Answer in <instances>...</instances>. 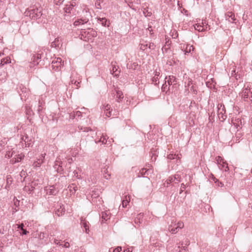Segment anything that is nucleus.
Segmentation results:
<instances>
[{
	"label": "nucleus",
	"instance_id": "obj_1",
	"mask_svg": "<svg viewBox=\"0 0 252 252\" xmlns=\"http://www.w3.org/2000/svg\"><path fill=\"white\" fill-rule=\"evenodd\" d=\"M25 14V16L29 17L32 19L37 20L42 15V8L37 7L35 5L31 6L26 10Z\"/></svg>",
	"mask_w": 252,
	"mask_h": 252
},
{
	"label": "nucleus",
	"instance_id": "obj_2",
	"mask_svg": "<svg viewBox=\"0 0 252 252\" xmlns=\"http://www.w3.org/2000/svg\"><path fill=\"white\" fill-rule=\"evenodd\" d=\"M97 137L95 139V142L96 143H101L102 144L108 145L111 143L112 139H108L107 135L100 133H96Z\"/></svg>",
	"mask_w": 252,
	"mask_h": 252
},
{
	"label": "nucleus",
	"instance_id": "obj_3",
	"mask_svg": "<svg viewBox=\"0 0 252 252\" xmlns=\"http://www.w3.org/2000/svg\"><path fill=\"white\" fill-rule=\"evenodd\" d=\"M70 82L76 86V89H78L80 87L79 84L81 82V76L76 71H72L70 77Z\"/></svg>",
	"mask_w": 252,
	"mask_h": 252
},
{
	"label": "nucleus",
	"instance_id": "obj_4",
	"mask_svg": "<svg viewBox=\"0 0 252 252\" xmlns=\"http://www.w3.org/2000/svg\"><path fill=\"white\" fill-rule=\"evenodd\" d=\"M216 162L219 166V168L226 172L229 170L228 164L226 161L220 156H218L216 158Z\"/></svg>",
	"mask_w": 252,
	"mask_h": 252
},
{
	"label": "nucleus",
	"instance_id": "obj_5",
	"mask_svg": "<svg viewBox=\"0 0 252 252\" xmlns=\"http://www.w3.org/2000/svg\"><path fill=\"white\" fill-rule=\"evenodd\" d=\"M63 62L60 58L54 59L52 62V67L55 71H59L63 66Z\"/></svg>",
	"mask_w": 252,
	"mask_h": 252
},
{
	"label": "nucleus",
	"instance_id": "obj_6",
	"mask_svg": "<svg viewBox=\"0 0 252 252\" xmlns=\"http://www.w3.org/2000/svg\"><path fill=\"white\" fill-rule=\"evenodd\" d=\"M155 47L156 46L154 43L147 41H141L139 44V49L142 51H145L147 48L153 50L155 49Z\"/></svg>",
	"mask_w": 252,
	"mask_h": 252
},
{
	"label": "nucleus",
	"instance_id": "obj_7",
	"mask_svg": "<svg viewBox=\"0 0 252 252\" xmlns=\"http://www.w3.org/2000/svg\"><path fill=\"white\" fill-rule=\"evenodd\" d=\"M181 176L178 174H175L173 176H171L165 181L164 183L165 186H166L167 187L168 185L172 183L178 184L181 182Z\"/></svg>",
	"mask_w": 252,
	"mask_h": 252
},
{
	"label": "nucleus",
	"instance_id": "obj_8",
	"mask_svg": "<svg viewBox=\"0 0 252 252\" xmlns=\"http://www.w3.org/2000/svg\"><path fill=\"white\" fill-rule=\"evenodd\" d=\"M242 97L244 99L249 98L252 101V88L248 85L242 92Z\"/></svg>",
	"mask_w": 252,
	"mask_h": 252
},
{
	"label": "nucleus",
	"instance_id": "obj_9",
	"mask_svg": "<svg viewBox=\"0 0 252 252\" xmlns=\"http://www.w3.org/2000/svg\"><path fill=\"white\" fill-rule=\"evenodd\" d=\"M218 115L221 121L223 122L226 119L227 116L225 115V109L223 105L220 104L218 106Z\"/></svg>",
	"mask_w": 252,
	"mask_h": 252
},
{
	"label": "nucleus",
	"instance_id": "obj_10",
	"mask_svg": "<svg viewBox=\"0 0 252 252\" xmlns=\"http://www.w3.org/2000/svg\"><path fill=\"white\" fill-rule=\"evenodd\" d=\"M62 159L60 156L58 157L55 162L54 167L58 172H60L63 170L62 166L64 165L65 161H62Z\"/></svg>",
	"mask_w": 252,
	"mask_h": 252
},
{
	"label": "nucleus",
	"instance_id": "obj_11",
	"mask_svg": "<svg viewBox=\"0 0 252 252\" xmlns=\"http://www.w3.org/2000/svg\"><path fill=\"white\" fill-rule=\"evenodd\" d=\"M46 154H41L36 160L34 161L32 163V166L34 168L39 167L42 163L44 162Z\"/></svg>",
	"mask_w": 252,
	"mask_h": 252
},
{
	"label": "nucleus",
	"instance_id": "obj_12",
	"mask_svg": "<svg viewBox=\"0 0 252 252\" xmlns=\"http://www.w3.org/2000/svg\"><path fill=\"white\" fill-rule=\"evenodd\" d=\"M47 194L55 195L59 192V189L55 186H50L45 188Z\"/></svg>",
	"mask_w": 252,
	"mask_h": 252
},
{
	"label": "nucleus",
	"instance_id": "obj_13",
	"mask_svg": "<svg viewBox=\"0 0 252 252\" xmlns=\"http://www.w3.org/2000/svg\"><path fill=\"white\" fill-rule=\"evenodd\" d=\"M76 5V2L74 1H71L69 4H67L64 8V12L66 13H71L73 10L74 7Z\"/></svg>",
	"mask_w": 252,
	"mask_h": 252
},
{
	"label": "nucleus",
	"instance_id": "obj_14",
	"mask_svg": "<svg viewBox=\"0 0 252 252\" xmlns=\"http://www.w3.org/2000/svg\"><path fill=\"white\" fill-rule=\"evenodd\" d=\"M233 126L237 129L238 131L241 129L243 126L242 120L241 119H235L232 120Z\"/></svg>",
	"mask_w": 252,
	"mask_h": 252
},
{
	"label": "nucleus",
	"instance_id": "obj_15",
	"mask_svg": "<svg viewBox=\"0 0 252 252\" xmlns=\"http://www.w3.org/2000/svg\"><path fill=\"white\" fill-rule=\"evenodd\" d=\"M181 48L183 51H184V52H185V54L190 53L191 51H193L194 49L192 45L185 44H181Z\"/></svg>",
	"mask_w": 252,
	"mask_h": 252
},
{
	"label": "nucleus",
	"instance_id": "obj_16",
	"mask_svg": "<svg viewBox=\"0 0 252 252\" xmlns=\"http://www.w3.org/2000/svg\"><path fill=\"white\" fill-rule=\"evenodd\" d=\"M165 82L169 85H174L177 84V80L174 76H169L165 78Z\"/></svg>",
	"mask_w": 252,
	"mask_h": 252
},
{
	"label": "nucleus",
	"instance_id": "obj_17",
	"mask_svg": "<svg viewBox=\"0 0 252 252\" xmlns=\"http://www.w3.org/2000/svg\"><path fill=\"white\" fill-rule=\"evenodd\" d=\"M103 109L104 113L107 117H110L112 116V109L111 106L108 104H105L103 105Z\"/></svg>",
	"mask_w": 252,
	"mask_h": 252
},
{
	"label": "nucleus",
	"instance_id": "obj_18",
	"mask_svg": "<svg viewBox=\"0 0 252 252\" xmlns=\"http://www.w3.org/2000/svg\"><path fill=\"white\" fill-rule=\"evenodd\" d=\"M20 32L23 35H27L30 32L29 26L27 24H22L19 29Z\"/></svg>",
	"mask_w": 252,
	"mask_h": 252
},
{
	"label": "nucleus",
	"instance_id": "obj_19",
	"mask_svg": "<svg viewBox=\"0 0 252 252\" xmlns=\"http://www.w3.org/2000/svg\"><path fill=\"white\" fill-rule=\"evenodd\" d=\"M81 225L83 228L85 229L84 230L86 233H89V222L85 220H83L82 218L81 220Z\"/></svg>",
	"mask_w": 252,
	"mask_h": 252
},
{
	"label": "nucleus",
	"instance_id": "obj_20",
	"mask_svg": "<svg viewBox=\"0 0 252 252\" xmlns=\"http://www.w3.org/2000/svg\"><path fill=\"white\" fill-rule=\"evenodd\" d=\"M21 89V93L19 92L20 95L21 96V98L22 99H25L26 98V97L29 94V91L26 88L22 86V88L21 86L20 87Z\"/></svg>",
	"mask_w": 252,
	"mask_h": 252
},
{
	"label": "nucleus",
	"instance_id": "obj_21",
	"mask_svg": "<svg viewBox=\"0 0 252 252\" xmlns=\"http://www.w3.org/2000/svg\"><path fill=\"white\" fill-rule=\"evenodd\" d=\"M114 91L115 92V94H114V96L116 97L117 101L120 102L123 98V94L122 91L118 90L116 89H114Z\"/></svg>",
	"mask_w": 252,
	"mask_h": 252
},
{
	"label": "nucleus",
	"instance_id": "obj_22",
	"mask_svg": "<svg viewBox=\"0 0 252 252\" xmlns=\"http://www.w3.org/2000/svg\"><path fill=\"white\" fill-rule=\"evenodd\" d=\"M225 17L226 20H228L230 22H233L236 19L235 18L234 14L232 12H227L225 14Z\"/></svg>",
	"mask_w": 252,
	"mask_h": 252
},
{
	"label": "nucleus",
	"instance_id": "obj_23",
	"mask_svg": "<svg viewBox=\"0 0 252 252\" xmlns=\"http://www.w3.org/2000/svg\"><path fill=\"white\" fill-rule=\"evenodd\" d=\"M24 158V155L22 154L16 156V158H14L10 160V163L14 164L17 162H20Z\"/></svg>",
	"mask_w": 252,
	"mask_h": 252
},
{
	"label": "nucleus",
	"instance_id": "obj_24",
	"mask_svg": "<svg viewBox=\"0 0 252 252\" xmlns=\"http://www.w3.org/2000/svg\"><path fill=\"white\" fill-rule=\"evenodd\" d=\"M143 214L140 213L137 215L134 219V223L139 226L143 221Z\"/></svg>",
	"mask_w": 252,
	"mask_h": 252
},
{
	"label": "nucleus",
	"instance_id": "obj_25",
	"mask_svg": "<svg viewBox=\"0 0 252 252\" xmlns=\"http://www.w3.org/2000/svg\"><path fill=\"white\" fill-rule=\"evenodd\" d=\"M160 72L158 71L157 69L155 71V76L153 77L152 81L153 83L155 85L158 84V77L159 76Z\"/></svg>",
	"mask_w": 252,
	"mask_h": 252
},
{
	"label": "nucleus",
	"instance_id": "obj_26",
	"mask_svg": "<svg viewBox=\"0 0 252 252\" xmlns=\"http://www.w3.org/2000/svg\"><path fill=\"white\" fill-rule=\"evenodd\" d=\"M110 218V213L109 211H106L101 213V218L102 221H106Z\"/></svg>",
	"mask_w": 252,
	"mask_h": 252
},
{
	"label": "nucleus",
	"instance_id": "obj_27",
	"mask_svg": "<svg viewBox=\"0 0 252 252\" xmlns=\"http://www.w3.org/2000/svg\"><path fill=\"white\" fill-rule=\"evenodd\" d=\"M61 44V39L60 37H57L55 38V40L52 42L51 47L57 48L59 47L60 45Z\"/></svg>",
	"mask_w": 252,
	"mask_h": 252
},
{
	"label": "nucleus",
	"instance_id": "obj_28",
	"mask_svg": "<svg viewBox=\"0 0 252 252\" xmlns=\"http://www.w3.org/2000/svg\"><path fill=\"white\" fill-rule=\"evenodd\" d=\"M97 21L103 26H109V22L105 18H98Z\"/></svg>",
	"mask_w": 252,
	"mask_h": 252
},
{
	"label": "nucleus",
	"instance_id": "obj_29",
	"mask_svg": "<svg viewBox=\"0 0 252 252\" xmlns=\"http://www.w3.org/2000/svg\"><path fill=\"white\" fill-rule=\"evenodd\" d=\"M88 21V20L86 19H78V20H75L74 22V26H79L80 25H83L85 23H87Z\"/></svg>",
	"mask_w": 252,
	"mask_h": 252
},
{
	"label": "nucleus",
	"instance_id": "obj_30",
	"mask_svg": "<svg viewBox=\"0 0 252 252\" xmlns=\"http://www.w3.org/2000/svg\"><path fill=\"white\" fill-rule=\"evenodd\" d=\"M10 63H11L10 58L8 57H7L1 60L0 63V66H2L5 64Z\"/></svg>",
	"mask_w": 252,
	"mask_h": 252
},
{
	"label": "nucleus",
	"instance_id": "obj_31",
	"mask_svg": "<svg viewBox=\"0 0 252 252\" xmlns=\"http://www.w3.org/2000/svg\"><path fill=\"white\" fill-rule=\"evenodd\" d=\"M41 58V55L37 54L33 56V62L34 64H37L39 63V61Z\"/></svg>",
	"mask_w": 252,
	"mask_h": 252
},
{
	"label": "nucleus",
	"instance_id": "obj_32",
	"mask_svg": "<svg viewBox=\"0 0 252 252\" xmlns=\"http://www.w3.org/2000/svg\"><path fill=\"white\" fill-rule=\"evenodd\" d=\"M102 172H103V177L106 180H109L110 179L111 175L109 173L107 168H103V169L102 170Z\"/></svg>",
	"mask_w": 252,
	"mask_h": 252
},
{
	"label": "nucleus",
	"instance_id": "obj_33",
	"mask_svg": "<svg viewBox=\"0 0 252 252\" xmlns=\"http://www.w3.org/2000/svg\"><path fill=\"white\" fill-rule=\"evenodd\" d=\"M65 212V209L64 208L60 206V208L57 209L55 211V214L58 216H60L63 215Z\"/></svg>",
	"mask_w": 252,
	"mask_h": 252
},
{
	"label": "nucleus",
	"instance_id": "obj_34",
	"mask_svg": "<svg viewBox=\"0 0 252 252\" xmlns=\"http://www.w3.org/2000/svg\"><path fill=\"white\" fill-rule=\"evenodd\" d=\"M22 140L25 142L26 146L29 147L31 144V140H29V137L27 135L23 136Z\"/></svg>",
	"mask_w": 252,
	"mask_h": 252
},
{
	"label": "nucleus",
	"instance_id": "obj_35",
	"mask_svg": "<svg viewBox=\"0 0 252 252\" xmlns=\"http://www.w3.org/2000/svg\"><path fill=\"white\" fill-rule=\"evenodd\" d=\"M130 197L129 196H125V198L122 201V207L123 208L126 207L127 204L130 202Z\"/></svg>",
	"mask_w": 252,
	"mask_h": 252
},
{
	"label": "nucleus",
	"instance_id": "obj_36",
	"mask_svg": "<svg viewBox=\"0 0 252 252\" xmlns=\"http://www.w3.org/2000/svg\"><path fill=\"white\" fill-rule=\"evenodd\" d=\"M111 72L114 76H117L119 75L120 71L118 70L116 66H113L112 69H111Z\"/></svg>",
	"mask_w": 252,
	"mask_h": 252
},
{
	"label": "nucleus",
	"instance_id": "obj_37",
	"mask_svg": "<svg viewBox=\"0 0 252 252\" xmlns=\"http://www.w3.org/2000/svg\"><path fill=\"white\" fill-rule=\"evenodd\" d=\"M194 29L199 32H203L206 31V29L203 28L200 23H197L194 25Z\"/></svg>",
	"mask_w": 252,
	"mask_h": 252
},
{
	"label": "nucleus",
	"instance_id": "obj_38",
	"mask_svg": "<svg viewBox=\"0 0 252 252\" xmlns=\"http://www.w3.org/2000/svg\"><path fill=\"white\" fill-rule=\"evenodd\" d=\"M70 116V117L77 119V118H79V117L82 116V113L80 111H77L76 112H73V113H71Z\"/></svg>",
	"mask_w": 252,
	"mask_h": 252
},
{
	"label": "nucleus",
	"instance_id": "obj_39",
	"mask_svg": "<svg viewBox=\"0 0 252 252\" xmlns=\"http://www.w3.org/2000/svg\"><path fill=\"white\" fill-rule=\"evenodd\" d=\"M169 230L173 234H176L179 229H176V226L174 225V224L172 223L169 226Z\"/></svg>",
	"mask_w": 252,
	"mask_h": 252
},
{
	"label": "nucleus",
	"instance_id": "obj_40",
	"mask_svg": "<svg viewBox=\"0 0 252 252\" xmlns=\"http://www.w3.org/2000/svg\"><path fill=\"white\" fill-rule=\"evenodd\" d=\"M68 188L72 193H74L77 190V187L75 184L70 185Z\"/></svg>",
	"mask_w": 252,
	"mask_h": 252
},
{
	"label": "nucleus",
	"instance_id": "obj_41",
	"mask_svg": "<svg viewBox=\"0 0 252 252\" xmlns=\"http://www.w3.org/2000/svg\"><path fill=\"white\" fill-rule=\"evenodd\" d=\"M103 2L102 0H96L95 2V6L96 8L101 9L102 8L101 3Z\"/></svg>",
	"mask_w": 252,
	"mask_h": 252
},
{
	"label": "nucleus",
	"instance_id": "obj_42",
	"mask_svg": "<svg viewBox=\"0 0 252 252\" xmlns=\"http://www.w3.org/2000/svg\"><path fill=\"white\" fill-rule=\"evenodd\" d=\"M169 86L165 82L164 84H163L161 90L163 92H167L169 90Z\"/></svg>",
	"mask_w": 252,
	"mask_h": 252
},
{
	"label": "nucleus",
	"instance_id": "obj_43",
	"mask_svg": "<svg viewBox=\"0 0 252 252\" xmlns=\"http://www.w3.org/2000/svg\"><path fill=\"white\" fill-rule=\"evenodd\" d=\"M174 225L176 226V229H180L182 228L184 226V223L183 222L180 221L177 223V224L174 223Z\"/></svg>",
	"mask_w": 252,
	"mask_h": 252
},
{
	"label": "nucleus",
	"instance_id": "obj_44",
	"mask_svg": "<svg viewBox=\"0 0 252 252\" xmlns=\"http://www.w3.org/2000/svg\"><path fill=\"white\" fill-rule=\"evenodd\" d=\"M14 153H15L14 151H13L12 149L11 151H7L6 153L5 154V157L7 158H10L13 156Z\"/></svg>",
	"mask_w": 252,
	"mask_h": 252
},
{
	"label": "nucleus",
	"instance_id": "obj_45",
	"mask_svg": "<svg viewBox=\"0 0 252 252\" xmlns=\"http://www.w3.org/2000/svg\"><path fill=\"white\" fill-rule=\"evenodd\" d=\"M63 161H65L64 163L67 162V163H66L65 164V166H67V164H68V165H70L71 164V163L73 161V160L71 158H65V159L63 160Z\"/></svg>",
	"mask_w": 252,
	"mask_h": 252
},
{
	"label": "nucleus",
	"instance_id": "obj_46",
	"mask_svg": "<svg viewBox=\"0 0 252 252\" xmlns=\"http://www.w3.org/2000/svg\"><path fill=\"white\" fill-rule=\"evenodd\" d=\"M43 104L44 103L42 101H41L40 100H39L38 108L37 109L38 113H40V112L42 110L43 108Z\"/></svg>",
	"mask_w": 252,
	"mask_h": 252
},
{
	"label": "nucleus",
	"instance_id": "obj_47",
	"mask_svg": "<svg viewBox=\"0 0 252 252\" xmlns=\"http://www.w3.org/2000/svg\"><path fill=\"white\" fill-rule=\"evenodd\" d=\"M171 36L173 38H176L178 36V33L175 30L171 31Z\"/></svg>",
	"mask_w": 252,
	"mask_h": 252
},
{
	"label": "nucleus",
	"instance_id": "obj_48",
	"mask_svg": "<svg viewBox=\"0 0 252 252\" xmlns=\"http://www.w3.org/2000/svg\"><path fill=\"white\" fill-rule=\"evenodd\" d=\"M201 25H202V27L203 28H204L205 29H206V31L208 30V23L205 20L202 21Z\"/></svg>",
	"mask_w": 252,
	"mask_h": 252
},
{
	"label": "nucleus",
	"instance_id": "obj_49",
	"mask_svg": "<svg viewBox=\"0 0 252 252\" xmlns=\"http://www.w3.org/2000/svg\"><path fill=\"white\" fill-rule=\"evenodd\" d=\"M216 185L219 187H223L224 186V184L220 182L219 180H216V182L215 183Z\"/></svg>",
	"mask_w": 252,
	"mask_h": 252
},
{
	"label": "nucleus",
	"instance_id": "obj_50",
	"mask_svg": "<svg viewBox=\"0 0 252 252\" xmlns=\"http://www.w3.org/2000/svg\"><path fill=\"white\" fill-rule=\"evenodd\" d=\"M64 0H54V3L56 5H61Z\"/></svg>",
	"mask_w": 252,
	"mask_h": 252
},
{
	"label": "nucleus",
	"instance_id": "obj_51",
	"mask_svg": "<svg viewBox=\"0 0 252 252\" xmlns=\"http://www.w3.org/2000/svg\"><path fill=\"white\" fill-rule=\"evenodd\" d=\"M186 185H188V184L185 185L184 183H182L181 185V189L180 190V193H182V192L184 191V190L186 189Z\"/></svg>",
	"mask_w": 252,
	"mask_h": 252
},
{
	"label": "nucleus",
	"instance_id": "obj_52",
	"mask_svg": "<svg viewBox=\"0 0 252 252\" xmlns=\"http://www.w3.org/2000/svg\"><path fill=\"white\" fill-rule=\"evenodd\" d=\"M177 156L175 154H170L168 156V158L170 159H174L177 158Z\"/></svg>",
	"mask_w": 252,
	"mask_h": 252
},
{
	"label": "nucleus",
	"instance_id": "obj_53",
	"mask_svg": "<svg viewBox=\"0 0 252 252\" xmlns=\"http://www.w3.org/2000/svg\"><path fill=\"white\" fill-rule=\"evenodd\" d=\"M27 173H26V171H24V170H22L20 173V175L21 177H24L25 178L26 177V175H27Z\"/></svg>",
	"mask_w": 252,
	"mask_h": 252
},
{
	"label": "nucleus",
	"instance_id": "obj_54",
	"mask_svg": "<svg viewBox=\"0 0 252 252\" xmlns=\"http://www.w3.org/2000/svg\"><path fill=\"white\" fill-rule=\"evenodd\" d=\"M242 136V134L240 132L237 131L236 134V141L239 140V139L241 138Z\"/></svg>",
	"mask_w": 252,
	"mask_h": 252
},
{
	"label": "nucleus",
	"instance_id": "obj_55",
	"mask_svg": "<svg viewBox=\"0 0 252 252\" xmlns=\"http://www.w3.org/2000/svg\"><path fill=\"white\" fill-rule=\"evenodd\" d=\"M5 145V142L4 141H3L2 140L0 141V151H1L3 149V147Z\"/></svg>",
	"mask_w": 252,
	"mask_h": 252
},
{
	"label": "nucleus",
	"instance_id": "obj_56",
	"mask_svg": "<svg viewBox=\"0 0 252 252\" xmlns=\"http://www.w3.org/2000/svg\"><path fill=\"white\" fill-rule=\"evenodd\" d=\"M73 173H74V176L77 178L78 179H80L81 178V176L79 174L78 172L76 170H75L74 172H73Z\"/></svg>",
	"mask_w": 252,
	"mask_h": 252
},
{
	"label": "nucleus",
	"instance_id": "obj_57",
	"mask_svg": "<svg viewBox=\"0 0 252 252\" xmlns=\"http://www.w3.org/2000/svg\"><path fill=\"white\" fill-rule=\"evenodd\" d=\"M122 251V247H118L115 249H114L113 252H121Z\"/></svg>",
	"mask_w": 252,
	"mask_h": 252
},
{
	"label": "nucleus",
	"instance_id": "obj_58",
	"mask_svg": "<svg viewBox=\"0 0 252 252\" xmlns=\"http://www.w3.org/2000/svg\"><path fill=\"white\" fill-rule=\"evenodd\" d=\"M149 171V170H146L145 168H143L141 171L140 173L142 175H145L146 173Z\"/></svg>",
	"mask_w": 252,
	"mask_h": 252
},
{
	"label": "nucleus",
	"instance_id": "obj_59",
	"mask_svg": "<svg viewBox=\"0 0 252 252\" xmlns=\"http://www.w3.org/2000/svg\"><path fill=\"white\" fill-rule=\"evenodd\" d=\"M28 233H29V232L25 229L22 230V232H20L22 235H26Z\"/></svg>",
	"mask_w": 252,
	"mask_h": 252
},
{
	"label": "nucleus",
	"instance_id": "obj_60",
	"mask_svg": "<svg viewBox=\"0 0 252 252\" xmlns=\"http://www.w3.org/2000/svg\"><path fill=\"white\" fill-rule=\"evenodd\" d=\"M24 224L23 223H22L21 224L18 225L17 228L22 230L24 229Z\"/></svg>",
	"mask_w": 252,
	"mask_h": 252
},
{
	"label": "nucleus",
	"instance_id": "obj_61",
	"mask_svg": "<svg viewBox=\"0 0 252 252\" xmlns=\"http://www.w3.org/2000/svg\"><path fill=\"white\" fill-rule=\"evenodd\" d=\"M90 32L93 36H96V33L95 31H93V30H91Z\"/></svg>",
	"mask_w": 252,
	"mask_h": 252
},
{
	"label": "nucleus",
	"instance_id": "obj_62",
	"mask_svg": "<svg viewBox=\"0 0 252 252\" xmlns=\"http://www.w3.org/2000/svg\"><path fill=\"white\" fill-rule=\"evenodd\" d=\"M78 127L80 128V130H82L84 131H88L89 130V128H88V127H85V128H84V129H83L82 127H81V128H80V127L79 126Z\"/></svg>",
	"mask_w": 252,
	"mask_h": 252
},
{
	"label": "nucleus",
	"instance_id": "obj_63",
	"mask_svg": "<svg viewBox=\"0 0 252 252\" xmlns=\"http://www.w3.org/2000/svg\"><path fill=\"white\" fill-rule=\"evenodd\" d=\"M64 247L65 248H68L69 247V244L68 242H65L64 245Z\"/></svg>",
	"mask_w": 252,
	"mask_h": 252
},
{
	"label": "nucleus",
	"instance_id": "obj_64",
	"mask_svg": "<svg viewBox=\"0 0 252 252\" xmlns=\"http://www.w3.org/2000/svg\"><path fill=\"white\" fill-rule=\"evenodd\" d=\"M126 252H132V250L131 248H127L126 249Z\"/></svg>",
	"mask_w": 252,
	"mask_h": 252
}]
</instances>
